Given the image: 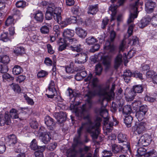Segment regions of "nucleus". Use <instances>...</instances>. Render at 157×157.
I'll return each instance as SVG.
<instances>
[{
  "mask_svg": "<svg viewBox=\"0 0 157 157\" xmlns=\"http://www.w3.org/2000/svg\"><path fill=\"white\" fill-rule=\"evenodd\" d=\"M57 145V144L56 142L51 143L48 146V149L51 151H52L55 149Z\"/></svg>",
  "mask_w": 157,
  "mask_h": 157,
  "instance_id": "338daca9",
  "label": "nucleus"
},
{
  "mask_svg": "<svg viewBox=\"0 0 157 157\" xmlns=\"http://www.w3.org/2000/svg\"><path fill=\"white\" fill-rule=\"evenodd\" d=\"M117 6H114V5H111L109 8V10H111L114 14V16H112L111 19V21L115 19L114 15L116 13V10L117 8Z\"/></svg>",
  "mask_w": 157,
  "mask_h": 157,
  "instance_id": "864d4df0",
  "label": "nucleus"
},
{
  "mask_svg": "<svg viewBox=\"0 0 157 157\" xmlns=\"http://www.w3.org/2000/svg\"><path fill=\"white\" fill-rule=\"evenodd\" d=\"M133 76V74L129 70H126L123 74V78L125 82L128 83L130 81L131 77Z\"/></svg>",
  "mask_w": 157,
  "mask_h": 157,
  "instance_id": "a878e982",
  "label": "nucleus"
},
{
  "mask_svg": "<svg viewBox=\"0 0 157 157\" xmlns=\"http://www.w3.org/2000/svg\"><path fill=\"white\" fill-rule=\"evenodd\" d=\"M98 94L96 92H93L92 91H90L86 94V96L88 97V99L87 100V101L85 104L83 105L82 107H81L80 109L78 110H81L82 109L84 108L86 109H90L91 108L92 105V102L90 98L95 95Z\"/></svg>",
  "mask_w": 157,
  "mask_h": 157,
  "instance_id": "1a4fd4ad",
  "label": "nucleus"
},
{
  "mask_svg": "<svg viewBox=\"0 0 157 157\" xmlns=\"http://www.w3.org/2000/svg\"><path fill=\"white\" fill-rule=\"evenodd\" d=\"M6 150V147L4 143L0 140V154L3 153Z\"/></svg>",
  "mask_w": 157,
  "mask_h": 157,
  "instance_id": "0e129e2a",
  "label": "nucleus"
},
{
  "mask_svg": "<svg viewBox=\"0 0 157 157\" xmlns=\"http://www.w3.org/2000/svg\"><path fill=\"white\" fill-rule=\"evenodd\" d=\"M145 115L144 113L138 111L136 113L135 116L138 120L140 121L143 120Z\"/></svg>",
  "mask_w": 157,
  "mask_h": 157,
  "instance_id": "8fccbe9b",
  "label": "nucleus"
},
{
  "mask_svg": "<svg viewBox=\"0 0 157 157\" xmlns=\"http://www.w3.org/2000/svg\"><path fill=\"white\" fill-rule=\"evenodd\" d=\"M10 86L15 92H20L21 89L19 86L15 83H13L10 85Z\"/></svg>",
  "mask_w": 157,
  "mask_h": 157,
  "instance_id": "603ef678",
  "label": "nucleus"
},
{
  "mask_svg": "<svg viewBox=\"0 0 157 157\" xmlns=\"http://www.w3.org/2000/svg\"><path fill=\"white\" fill-rule=\"evenodd\" d=\"M138 43V38L136 36H133L132 39L130 41V43L132 45L137 44Z\"/></svg>",
  "mask_w": 157,
  "mask_h": 157,
  "instance_id": "680f3d73",
  "label": "nucleus"
},
{
  "mask_svg": "<svg viewBox=\"0 0 157 157\" xmlns=\"http://www.w3.org/2000/svg\"><path fill=\"white\" fill-rule=\"evenodd\" d=\"M103 157H111L113 155L112 153L110 150H105L102 151Z\"/></svg>",
  "mask_w": 157,
  "mask_h": 157,
  "instance_id": "4d7b16f0",
  "label": "nucleus"
},
{
  "mask_svg": "<svg viewBox=\"0 0 157 157\" xmlns=\"http://www.w3.org/2000/svg\"><path fill=\"white\" fill-rule=\"evenodd\" d=\"M81 136L78 135L76 136L74 139V144H73V146L74 147H76L78 145L82 144V143L80 137Z\"/></svg>",
  "mask_w": 157,
  "mask_h": 157,
  "instance_id": "c03bdc74",
  "label": "nucleus"
},
{
  "mask_svg": "<svg viewBox=\"0 0 157 157\" xmlns=\"http://www.w3.org/2000/svg\"><path fill=\"white\" fill-rule=\"evenodd\" d=\"M40 150L35 152L34 154L36 157H43V152L44 150L45 146H39Z\"/></svg>",
  "mask_w": 157,
  "mask_h": 157,
  "instance_id": "e433bc0d",
  "label": "nucleus"
},
{
  "mask_svg": "<svg viewBox=\"0 0 157 157\" xmlns=\"http://www.w3.org/2000/svg\"><path fill=\"white\" fill-rule=\"evenodd\" d=\"M22 71V70L21 67L18 65H15L13 69L12 72L14 75H17Z\"/></svg>",
  "mask_w": 157,
  "mask_h": 157,
  "instance_id": "58836bf2",
  "label": "nucleus"
},
{
  "mask_svg": "<svg viewBox=\"0 0 157 157\" xmlns=\"http://www.w3.org/2000/svg\"><path fill=\"white\" fill-rule=\"evenodd\" d=\"M9 142L10 146H13L15 145L14 147L17 144V139L15 135L12 134L8 136Z\"/></svg>",
  "mask_w": 157,
  "mask_h": 157,
  "instance_id": "bb28decb",
  "label": "nucleus"
},
{
  "mask_svg": "<svg viewBox=\"0 0 157 157\" xmlns=\"http://www.w3.org/2000/svg\"><path fill=\"white\" fill-rule=\"evenodd\" d=\"M151 21V18L150 17H145L140 21L138 23V26L140 28H143L149 24Z\"/></svg>",
  "mask_w": 157,
  "mask_h": 157,
  "instance_id": "aec40b11",
  "label": "nucleus"
},
{
  "mask_svg": "<svg viewBox=\"0 0 157 157\" xmlns=\"http://www.w3.org/2000/svg\"><path fill=\"white\" fill-rule=\"evenodd\" d=\"M98 11V4L90 5L88 7L87 13L89 14H95Z\"/></svg>",
  "mask_w": 157,
  "mask_h": 157,
  "instance_id": "393cba45",
  "label": "nucleus"
},
{
  "mask_svg": "<svg viewBox=\"0 0 157 157\" xmlns=\"http://www.w3.org/2000/svg\"><path fill=\"white\" fill-rule=\"evenodd\" d=\"M85 82H89V85H90L94 90V92L98 94L99 95L103 96L105 98L109 99L113 97L114 95L113 92L115 85L113 83L110 91H109V86L103 87L101 85L97 84L98 79L96 78H93L92 75L89 74L87 78L84 79Z\"/></svg>",
  "mask_w": 157,
  "mask_h": 157,
  "instance_id": "f257e3e1",
  "label": "nucleus"
},
{
  "mask_svg": "<svg viewBox=\"0 0 157 157\" xmlns=\"http://www.w3.org/2000/svg\"><path fill=\"white\" fill-rule=\"evenodd\" d=\"M126 147H123L120 145L116 144H113L111 146V149L113 152L114 154H117L120 152L122 153L126 152Z\"/></svg>",
  "mask_w": 157,
  "mask_h": 157,
  "instance_id": "f3484780",
  "label": "nucleus"
},
{
  "mask_svg": "<svg viewBox=\"0 0 157 157\" xmlns=\"http://www.w3.org/2000/svg\"><path fill=\"white\" fill-rule=\"evenodd\" d=\"M48 75L47 72L44 70H41L37 74V76L38 78H42Z\"/></svg>",
  "mask_w": 157,
  "mask_h": 157,
  "instance_id": "e2e57ef3",
  "label": "nucleus"
},
{
  "mask_svg": "<svg viewBox=\"0 0 157 157\" xmlns=\"http://www.w3.org/2000/svg\"><path fill=\"white\" fill-rule=\"evenodd\" d=\"M54 116L57 121L61 123L65 121L67 118L66 113L62 112L55 113Z\"/></svg>",
  "mask_w": 157,
  "mask_h": 157,
  "instance_id": "dca6fc26",
  "label": "nucleus"
},
{
  "mask_svg": "<svg viewBox=\"0 0 157 157\" xmlns=\"http://www.w3.org/2000/svg\"><path fill=\"white\" fill-rule=\"evenodd\" d=\"M68 92L70 99L72 100L71 101L72 102L75 101L76 97L80 95L79 92H76L75 91H73L71 89H68Z\"/></svg>",
  "mask_w": 157,
  "mask_h": 157,
  "instance_id": "cd10ccee",
  "label": "nucleus"
},
{
  "mask_svg": "<svg viewBox=\"0 0 157 157\" xmlns=\"http://www.w3.org/2000/svg\"><path fill=\"white\" fill-rule=\"evenodd\" d=\"M70 48L72 51H76L77 52H80L82 50L81 45L80 44H78L76 45H74V46H71L70 47Z\"/></svg>",
  "mask_w": 157,
  "mask_h": 157,
  "instance_id": "37998d69",
  "label": "nucleus"
},
{
  "mask_svg": "<svg viewBox=\"0 0 157 157\" xmlns=\"http://www.w3.org/2000/svg\"><path fill=\"white\" fill-rule=\"evenodd\" d=\"M13 52L17 56L21 55L25 53V49L24 48L21 46L17 47L15 48Z\"/></svg>",
  "mask_w": 157,
  "mask_h": 157,
  "instance_id": "7c9ffc66",
  "label": "nucleus"
},
{
  "mask_svg": "<svg viewBox=\"0 0 157 157\" xmlns=\"http://www.w3.org/2000/svg\"><path fill=\"white\" fill-rule=\"evenodd\" d=\"M148 122L143 121L141 122L138 124H136L132 127V129L134 132H137L140 134L143 132L147 128Z\"/></svg>",
  "mask_w": 157,
  "mask_h": 157,
  "instance_id": "0eeeda50",
  "label": "nucleus"
},
{
  "mask_svg": "<svg viewBox=\"0 0 157 157\" xmlns=\"http://www.w3.org/2000/svg\"><path fill=\"white\" fill-rule=\"evenodd\" d=\"M117 139L119 143L124 142L125 144H124V146L126 147L125 151H130V144L127 142V135L125 134L120 133L118 135Z\"/></svg>",
  "mask_w": 157,
  "mask_h": 157,
  "instance_id": "9d476101",
  "label": "nucleus"
},
{
  "mask_svg": "<svg viewBox=\"0 0 157 157\" xmlns=\"http://www.w3.org/2000/svg\"><path fill=\"white\" fill-rule=\"evenodd\" d=\"M97 42V39L92 36L89 37L86 40V43L89 45H92Z\"/></svg>",
  "mask_w": 157,
  "mask_h": 157,
  "instance_id": "4c0bfd02",
  "label": "nucleus"
},
{
  "mask_svg": "<svg viewBox=\"0 0 157 157\" xmlns=\"http://www.w3.org/2000/svg\"><path fill=\"white\" fill-rule=\"evenodd\" d=\"M10 60L9 57L6 55L0 56V62L4 64H8Z\"/></svg>",
  "mask_w": 157,
  "mask_h": 157,
  "instance_id": "ea45409f",
  "label": "nucleus"
},
{
  "mask_svg": "<svg viewBox=\"0 0 157 157\" xmlns=\"http://www.w3.org/2000/svg\"><path fill=\"white\" fill-rule=\"evenodd\" d=\"M133 120V117L131 115L126 116L124 119V122L128 127L131 126V123Z\"/></svg>",
  "mask_w": 157,
  "mask_h": 157,
  "instance_id": "c9c22d12",
  "label": "nucleus"
},
{
  "mask_svg": "<svg viewBox=\"0 0 157 157\" xmlns=\"http://www.w3.org/2000/svg\"><path fill=\"white\" fill-rule=\"evenodd\" d=\"M30 147L31 149L33 150L40 148V147L38 146L36 140L35 139H33L32 140L30 143Z\"/></svg>",
  "mask_w": 157,
  "mask_h": 157,
  "instance_id": "a19ab883",
  "label": "nucleus"
},
{
  "mask_svg": "<svg viewBox=\"0 0 157 157\" xmlns=\"http://www.w3.org/2000/svg\"><path fill=\"white\" fill-rule=\"evenodd\" d=\"M104 49L109 53L113 55L115 53L116 47L113 44H111L109 41L106 42Z\"/></svg>",
  "mask_w": 157,
  "mask_h": 157,
  "instance_id": "a211bd4d",
  "label": "nucleus"
},
{
  "mask_svg": "<svg viewBox=\"0 0 157 157\" xmlns=\"http://www.w3.org/2000/svg\"><path fill=\"white\" fill-rule=\"evenodd\" d=\"M43 129V127L40 128L39 130V133L41 134L42 141L44 144H46L50 141L52 138V136L50 132H42V130Z\"/></svg>",
  "mask_w": 157,
  "mask_h": 157,
  "instance_id": "9b49d317",
  "label": "nucleus"
},
{
  "mask_svg": "<svg viewBox=\"0 0 157 157\" xmlns=\"http://www.w3.org/2000/svg\"><path fill=\"white\" fill-rule=\"evenodd\" d=\"M75 34L74 31L73 30L68 29H66L64 30L63 33V36L64 42L74 36Z\"/></svg>",
  "mask_w": 157,
  "mask_h": 157,
  "instance_id": "2eb2a0df",
  "label": "nucleus"
},
{
  "mask_svg": "<svg viewBox=\"0 0 157 157\" xmlns=\"http://www.w3.org/2000/svg\"><path fill=\"white\" fill-rule=\"evenodd\" d=\"M100 116L104 118V126L107 131L110 132L112 129L113 123L112 122L109 121L108 117V111L105 108H101L99 110Z\"/></svg>",
  "mask_w": 157,
  "mask_h": 157,
  "instance_id": "20e7f679",
  "label": "nucleus"
},
{
  "mask_svg": "<svg viewBox=\"0 0 157 157\" xmlns=\"http://www.w3.org/2000/svg\"><path fill=\"white\" fill-rule=\"evenodd\" d=\"M10 123V119L9 114L6 112L4 117L0 116V125L3 126L5 124L9 125Z\"/></svg>",
  "mask_w": 157,
  "mask_h": 157,
  "instance_id": "6ab92c4d",
  "label": "nucleus"
},
{
  "mask_svg": "<svg viewBox=\"0 0 157 157\" xmlns=\"http://www.w3.org/2000/svg\"><path fill=\"white\" fill-rule=\"evenodd\" d=\"M140 0H136L135 3L130 6L131 9V13L130 14L129 18L127 21L128 24H129L132 22L135 18L137 17V11L138 5L139 4V1Z\"/></svg>",
  "mask_w": 157,
  "mask_h": 157,
  "instance_id": "423d86ee",
  "label": "nucleus"
},
{
  "mask_svg": "<svg viewBox=\"0 0 157 157\" xmlns=\"http://www.w3.org/2000/svg\"><path fill=\"white\" fill-rule=\"evenodd\" d=\"M109 21V19L107 17H105L103 19L101 25V28L103 29H104L106 27Z\"/></svg>",
  "mask_w": 157,
  "mask_h": 157,
  "instance_id": "052dcab7",
  "label": "nucleus"
},
{
  "mask_svg": "<svg viewBox=\"0 0 157 157\" xmlns=\"http://www.w3.org/2000/svg\"><path fill=\"white\" fill-rule=\"evenodd\" d=\"M93 124L90 122H89L88 123L82 124V126L77 130V132L78 135L81 136L83 129L85 128L87 132L90 134V136L93 139L95 140L97 139L99 133V131L97 128H93Z\"/></svg>",
  "mask_w": 157,
  "mask_h": 157,
  "instance_id": "f03ea898",
  "label": "nucleus"
},
{
  "mask_svg": "<svg viewBox=\"0 0 157 157\" xmlns=\"http://www.w3.org/2000/svg\"><path fill=\"white\" fill-rule=\"evenodd\" d=\"M16 5L18 8H23L26 6V2L23 0H20L16 2Z\"/></svg>",
  "mask_w": 157,
  "mask_h": 157,
  "instance_id": "5fc2aeb1",
  "label": "nucleus"
},
{
  "mask_svg": "<svg viewBox=\"0 0 157 157\" xmlns=\"http://www.w3.org/2000/svg\"><path fill=\"white\" fill-rule=\"evenodd\" d=\"M113 55L110 56H103L101 57L102 60L103 64L105 66H108L110 63L111 59Z\"/></svg>",
  "mask_w": 157,
  "mask_h": 157,
  "instance_id": "c756f323",
  "label": "nucleus"
},
{
  "mask_svg": "<svg viewBox=\"0 0 157 157\" xmlns=\"http://www.w3.org/2000/svg\"><path fill=\"white\" fill-rule=\"evenodd\" d=\"M2 77L3 80L5 82L6 81L10 82L14 80L13 77L11 76L10 75L7 73L3 75Z\"/></svg>",
  "mask_w": 157,
  "mask_h": 157,
  "instance_id": "09e8293b",
  "label": "nucleus"
},
{
  "mask_svg": "<svg viewBox=\"0 0 157 157\" xmlns=\"http://www.w3.org/2000/svg\"><path fill=\"white\" fill-rule=\"evenodd\" d=\"M53 18L59 24H60L62 22V17L61 14H53Z\"/></svg>",
  "mask_w": 157,
  "mask_h": 157,
  "instance_id": "6e6d98bb",
  "label": "nucleus"
},
{
  "mask_svg": "<svg viewBox=\"0 0 157 157\" xmlns=\"http://www.w3.org/2000/svg\"><path fill=\"white\" fill-rule=\"evenodd\" d=\"M87 109H82L81 110H78L76 112V115L78 117L83 118L85 119H87L88 121L86 123H88L90 122L92 124H93L92 127L93 128H97L98 129L100 132L99 129V127L101 125V122L102 121L101 118L99 117H97L96 118V120L94 122H92L90 120V117L89 114H87L86 115V114L87 113Z\"/></svg>",
  "mask_w": 157,
  "mask_h": 157,
  "instance_id": "7ed1b4c3",
  "label": "nucleus"
},
{
  "mask_svg": "<svg viewBox=\"0 0 157 157\" xmlns=\"http://www.w3.org/2000/svg\"><path fill=\"white\" fill-rule=\"evenodd\" d=\"M132 90L135 93H141L143 91V87L140 85H135L133 86Z\"/></svg>",
  "mask_w": 157,
  "mask_h": 157,
  "instance_id": "473e14b6",
  "label": "nucleus"
},
{
  "mask_svg": "<svg viewBox=\"0 0 157 157\" xmlns=\"http://www.w3.org/2000/svg\"><path fill=\"white\" fill-rule=\"evenodd\" d=\"M10 39V35L7 32L3 33L1 35L0 40L4 42H7Z\"/></svg>",
  "mask_w": 157,
  "mask_h": 157,
  "instance_id": "f704fd0d",
  "label": "nucleus"
},
{
  "mask_svg": "<svg viewBox=\"0 0 157 157\" xmlns=\"http://www.w3.org/2000/svg\"><path fill=\"white\" fill-rule=\"evenodd\" d=\"M122 62V55L119 54L116 56L115 59V67L117 68L120 65Z\"/></svg>",
  "mask_w": 157,
  "mask_h": 157,
  "instance_id": "72a5a7b5",
  "label": "nucleus"
},
{
  "mask_svg": "<svg viewBox=\"0 0 157 157\" xmlns=\"http://www.w3.org/2000/svg\"><path fill=\"white\" fill-rule=\"evenodd\" d=\"M75 56L77 57L75 63L78 64H82L87 61L88 57L86 53H77Z\"/></svg>",
  "mask_w": 157,
  "mask_h": 157,
  "instance_id": "f8f14e48",
  "label": "nucleus"
},
{
  "mask_svg": "<svg viewBox=\"0 0 157 157\" xmlns=\"http://www.w3.org/2000/svg\"><path fill=\"white\" fill-rule=\"evenodd\" d=\"M116 35L115 32L113 30L111 31L110 35V42H112L114 40Z\"/></svg>",
  "mask_w": 157,
  "mask_h": 157,
  "instance_id": "774afa93",
  "label": "nucleus"
},
{
  "mask_svg": "<svg viewBox=\"0 0 157 157\" xmlns=\"http://www.w3.org/2000/svg\"><path fill=\"white\" fill-rule=\"evenodd\" d=\"M95 67L96 75H100L102 70L101 64L100 63H98L96 65Z\"/></svg>",
  "mask_w": 157,
  "mask_h": 157,
  "instance_id": "a18cd8bd",
  "label": "nucleus"
},
{
  "mask_svg": "<svg viewBox=\"0 0 157 157\" xmlns=\"http://www.w3.org/2000/svg\"><path fill=\"white\" fill-rule=\"evenodd\" d=\"M44 122L48 129L51 130H54L55 127V123L53 119L47 116L44 118Z\"/></svg>",
  "mask_w": 157,
  "mask_h": 157,
  "instance_id": "ddd939ff",
  "label": "nucleus"
},
{
  "mask_svg": "<svg viewBox=\"0 0 157 157\" xmlns=\"http://www.w3.org/2000/svg\"><path fill=\"white\" fill-rule=\"evenodd\" d=\"M132 109L131 107L129 105L125 106L123 109V112L126 115L130 114L131 113Z\"/></svg>",
  "mask_w": 157,
  "mask_h": 157,
  "instance_id": "3c124183",
  "label": "nucleus"
},
{
  "mask_svg": "<svg viewBox=\"0 0 157 157\" xmlns=\"http://www.w3.org/2000/svg\"><path fill=\"white\" fill-rule=\"evenodd\" d=\"M55 86L54 81L51 80L48 87L49 90L52 93H54L55 94H57V91L55 89Z\"/></svg>",
  "mask_w": 157,
  "mask_h": 157,
  "instance_id": "79ce46f5",
  "label": "nucleus"
},
{
  "mask_svg": "<svg viewBox=\"0 0 157 157\" xmlns=\"http://www.w3.org/2000/svg\"><path fill=\"white\" fill-rule=\"evenodd\" d=\"M63 40L62 39H60L59 40V45L58 48V50L59 51H62L65 50L67 46V44L66 43V42H64V43H63L62 42Z\"/></svg>",
  "mask_w": 157,
  "mask_h": 157,
  "instance_id": "de8ad7c7",
  "label": "nucleus"
},
{
  "mask_svg": "<svg viewBox=\"0 0 157 157\" xmlns=\"http://www.w3.org/2000/svg\"><path fill=\"white\" fill-rule=\"evenodd\" d=\"M136 51L133 49L130 50L128 52L127 56L125 54V56L127 59H129L132 57L136 53Z\"/></svg>",
  "mask_w": 157,
  "mask_h": 157,
  "instance_id": "13d9d810",
  "label": "nucleus"
},
{
  "mask_svg": "<svg viewBox=\"0 0 157 157\" xmlns=\"http://www.w3.org/2000/svg\"><path fill=\"white\" fill-rule=\"evenodd\" d=\"M22 145L20 143H18L14 147V151L16 152L19 153L17 155V157H25V154L24 151L21 149Z\"/></svg>",
  "mask_w": 157,
  "mask_h": 157,
  "instance_id": "412c9836",
  "label": "nucleus"
},
{
  "mask_svg": "<svg viewBox=\"0 0 157 157\" xmlns=\"http://www.w3.org/2000/svg\"><path fill=\"white\" fill-rule=\"evenodd\" d=\"M145 10L148 13L152 12L154 8L156 7V3L151 0L147 1L145 4Z\"/></svg>",
  "mask_w": 157,
  "mask_h": 157,
  "instance_id": "4468645a",
  "label": "nucleus"
},
{
  "mask_svg": "<svg viewBox=\"0 0 157 157\" xmlns=\"http://www.w3.org/2000/svg\"><path fill=\"white\" fill-rule=\"evenodd\" d=\"M14 24V19L13 16H10L7 18L5 22V25L6 26H9L12 24Z\"/></svg>",
  "mask_w": 157,
  "mask_h": 157,
  "instance_id": "49530a36",
  "label": "nucleus"
},
{
  "mask_svg": "<svg viewBox=\"0 0 157 157\" xmlns=\"http://www.w3.org/2000/svg\"><path fill=\"white\" fill-rule=\"evenodd\" d=\"M43 25L40 29L41 33L44 34H48L49 32L50 27L51 26L50 24L47 23H44Z\"/></svg>",
  "mask_w": 157,
  "mask_h": 157,
  "instance_id": "4be33fe9",
  "label": "nucleus"
},
{
  "mask_svg": "<svg viewBox=\"0 0 157 157\" xmlns=\"http://www.w3.org/2000/svg\"><path fill=\"white\" fill-rule=\"evenodd\" d=\"M34 15V18L37 21L40 23L43 22L44 15L41 11L38 10L36 12Z\"/></svg>",
  "mask_w": 157,
  "mask_h": 157,
  "instance_id": "b1692460",
  "label": "nucleus"
},
{
  "mask_svg": "<svg viewBox=\"0 0 157 157\" xmlns=\"http://www.w3.org/2000/svg\"><path fill=\"white\" fill-rule=\"evenodd\" d=\"M18 111L15 109H12L10 112V117L13 119L19 118V115H20V113H17Z\"/></svg>",
  "mask_w": 157,
  "mask_h": 157,
  "instance_id": "2f4dec72",
  "label": "nucleus"
},
{
  "mask_svg": "<svg viewBox=\"0 0 157 157\" xmlns=\"http://www.w3.org/2000/svg\"><path fill=\"white\" fill-rule=\"evenodd\" d=\"M75 32L76 34L82 38H85L87 34V32L85 30L79 27L75 28Z\"/></svg>",
  "mask_w": 157,
  "mask_h": 157,
  "instance_id": "5701e85b",
  "label": "nucleus"
},
{
  "mask_svg": "<svg viewBox=\"0 0 157 157\" xmlns=\"http://www.w3.org/2000/svg\"><path fill=\"white\" fill-rule=\"evenodd\" d=\"M78 42V40L76 38L72 37L69 39L64 42H67L69 44L74 45L75 44L77 43Z\"/></svg>",
  "mask_w": 157,
  "mask_h": 157,
  "instance_id": "bf43d9fd",
  "label": "nucleus"
},
{
  "mask_svg": "<svg viewBox=\"0 0 157 157\" xmlns=\"http://www.w3.org/2000/svg\"><path fill=\"white\" fill-rule=\"evenodd\" d=\"M146 149L143 147L138 148L137 150V157H155L157 155L156 151L154 150L146 153Z\"/></svg>",
  "mask_w": 157,
  "mask_h": 157,
  "instance_id": "39448f33",
  "label": "nucleus"
},
{
  "mask_svg": "<svg viewBox=\"0 0 157 157\" xmlns=\"http://www.w3.org/2000/svg\"><path fill=\"white\" fill-rule=\"evenodd\" d=\"M100 47V46L99 44H96L91 47L90 49V51L92 52H94L98 51Z\"/></svg>",
  "mask_w": 157,
  "mask_h": 157,
  "instance_id": "69168bd1",
  "label": "nucleus"
},
{
  "mask_svg": "<svg viewBox=\"0 0 157 157\" xmlns=\"http://www.w3.org/2000/svg\"><path fill=\"white\" fill-rule=\"evenodd\" d=\"M152 139L150 136L145 135L142 136L137 143L138 146H146L151 142Z\"/></svg>",
  "mask_w": 157,
  "mask_h": 157,
  "instance_id": "6e6552de",
  "label": "nucleus"
},
{
  "mask_svg": "<svg viewBox=\"0 0 157 157\" xmlns=\"http://www.w3.org/2000/svg\"><path fill=\"white\" fill-rule=\"evenodd\" d=\"M75 147H74L73 148H70L67 150L66 152L67 157H76L77 151L75 150Z\"/></svg>",
  "mask_w": 157,
  "mask_h": 157,
  "instance_id": "c85d7f7f",
  "label": "nucleus"
}]
</instances>
